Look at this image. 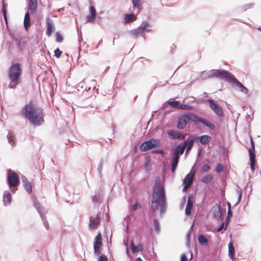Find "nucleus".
Wrapping results in <instances>:
<instances>
[{"label":"nucleus","mask_w":261,"mask_h":261,"mask_svg":"<svg viewBox=\"0 0 261 261\" xmlns=\"http://www.w3.org/2000/svg\"><path fill=\"white\" fill-rule=\"evenodd\" d=\"M151 210L152 212L156 211L160 207L161 214L164 213L166 210V195L164 185L161 184L160 176H156L153 187L152 198L151 200Z\"/></svg>","instance_id":"f257e3e1"},{"label":"nucleus","mask_w":261,"mask_h":261,"mask_svg":"<svg viewBox=\"0 0 261 261\" xmlns=\"http://www.w3.org/2000/svg\"><path fill=\"white\" fill-rule=\"evenodd\" d=\"M21 114L34 126H41L44 121L43 110L34 106L32 101L24 105Z\"/></svg>","instance_id":"f03ea898"},{"label":"nucleus","mask_w":261,"mask_h":261,"mask_svg":"<svg viewBox=\"0 0 261 261\" xmlns=\"http://www.w3.org/2000/svg\"><path fill=\"white\" fill-rule=\"evenodd\" d=\"M190 121L195 124L201 123L211 130L214 132L216 130V127L214 124L205 118L198 116L196 114L190 112H186L178 117L176 128L179 129H182L186 127Z\"/></svg>","instance_id":"7ed1b4c3"},{"label":"nucleus","mask_w":261,"mask_h":261,"mask_svg":"<svg viewBox=\"0 0 261 261\" xmlns=\"http://www.w3.org/2000/svg\"><path fill=\"white\" fill-rule=\"evenodd\" d=\"M22 74V69L20 63L12 62L8 70V77L9 81H19Z\"/></svg>","instance_id":"20e7f679"},{"label":"nucleus","mask_w":261,"mask_h":261,"mask_svg":"<svg viewBox=\"0 0 261 261\" xmlns=\"http://www.w3.org/2000/svg\"><path fill=\"white\" fill-rule=\"evenodd\" d=\"M7 181L9 188L12 193H15L18 190L20 184V179L18 175L11 169L7 170Z\"/></svg>","instance_id":"39448f33"},{"label":"nucleus","mask_w":261,"mask_h":261,"mask_svg":"<svg viewBox=\"0 0 261 261\" xmlns=\"http://www.w3.org/2000/svg\"><path fill=\"white\" fill-rule=\"evenodd\" d=\"M226 70L224 69H212L207 71H203L201 72L200 77L202 80H206L213 77H217L224 80L226 73Z\"/></svg>","instance_id":"423d86ee"},{"label":"nucleus","mask_w":261,"mask_h":261,"mask_svg":"<svg viewBox=\"0 0 261 261\" xmlns=\"http://www.w3.org/2000/svg\"><path fill=\"white\" fill-rule=\"evenodd\" d=\"M229 83L232 84V85H235L236 87L240 88L241 92L245 94H247L248 92V89L245 87L235 76L234 75L228 71H226V73L224 79Z\"/></svg>","instance_id":"0eeeda50"},{"label":"nucleus","mask_w":261,"mask_h":261,"mask_svg":"<svg viewBox=\"0 0 261 261\" xmlns=\"http://www.w3.org/2000/svg\"><path fill=\"white\" fill-rule=\"evenodd\" d=\"M161 146V142L158 139L151 138L145 141L140 145L139 149L143 152H146L149 150L156 148Z\"/></svg>","instance_id":"6e6552de"},{"label":"nucleus","mask_w":261,"mask_h":261,"mask_svg":"<svg viewBox=\"0 0 261 261\" xmlns=\"http://www.w3.org/2000/svg\"><path fill=\"white\" fill-rule=\"evenodd\" d=\"M33 201L34 205L37 210L38 213L39 214L40 217L43 221L45 227L48 229L49 227V224L46 219V217L44 214L45 209L41 205L40 203L38 202V200L36 197H33Z\"/></svg>","instance_id":"1a4fd4ad"},{"label":"nucleus","mask_w":261,"mask_h":261,"mask_svg":"<svg viewBox=\"0 0 261 261\" xmlns=\"http://www.w3.org/2000/svg\"><path fill=\"white\" fill-rule=\"evenodd\" d=\"M149 27H150V24L146 21H143L139 27L131 30L130 33L135 37H138L140 35L143 36L145 32H148L150 31L147 29Z\"/></svg>","instance_id":"9d476101"},{"label":"nucleus","mask_w":261,"mask_h":261,"mask_svg":"<svg viewBox=\"0 0 261 261\" xmlns=\"http://www.w3.org/2000/svg\"><path fill=\"white\" fill-rule=\"evenodd\" d=\"M251 147L248 149L249 160H250V167L252 172L255 169V145L254 141L251 137H250Z\"/></svg>","instance_id":"9b49d317"},{"label":"nucleus","mask_w":261,"mask_h":261,"mask_svg":"<svg viewBox=\"0 0 261 261\" xmlns=\"http://www.w3.org/2000/svg\"><path fill=\"white\" fill-rule=\"evenodd\" d=\"M102 245V236L101 233L99 232L95 237L93 243L94 253L95 255L99 256L101 254Z\"/></svg>","instance_id":"f8f14e48"},{"label":"nucleus","mask_w":261,"mask_h":261,"mask_svg":"<svg viewBox=\"0 0 261 261\" xmlns=\"http://www.w3.org/2000/svg\"><path fill=\"white\" fill-rule=\"evenodd\" d=\"M205 101L208 103L210 107L214 111L215 114L219 117H222L224 116L222 108L212 99L205 100Z\"/></svg>","instance_id":"ddd939ff"},{"label":"nucleus","mask_w":261,"mask_h":261,"mask_svg":"<svg viewBox=\"0 0 261 261\" xmlns=\"http://www.w3.org/2000/svg\"><path fill=\"white\" fill-rule=\"evenodd\" d=\"M167 134L170 138L174 140H183L186 137L185 134L176 132L174 129L168 130Z\"/></svg>","instance_id":"4468645a"},{"label":"nucleus","mask_w":261,"mask_h":261,"mask_svg":"<svg viewBox=\"0 0 261 261\" xmlns=\"http://www.w3.org/2000/svg\"><path fill=\"white\" fill-rule=\"evenodd\" d=\"M212 210L213 217L215 218L218 220H221L222 219V210L218 204L216 203L215 205L213 206Z\"/></svg>","instance_id":"2eb2a0df"},{"label":"nucleus","mask_w":261,"mask_h":261,"mask_svg":"<svg viewBox=\"0 0 261 261\" xmlns=\"http://www.w3.org/2000/svg\"><path fill=\"white\" fill-rule=\"evenodd\" d=\"M194 198L192 194H190L188 197V202L185 209L186 216H190L191 214V211L193 206Z\"/></svg>","instance_id":"dca6fc26"},{"label":"nucleus","mask_w":261,"mask_h":261,"mask_svg":"<svg viewBox=\"0 0 261 261\" xmlns=\"http://www.w3.org/2000/svg\"><path fill=\"white\" fill-rule=\"evenodd\" d=\"M46 34L47 36L49 37L51 35L54 30V24L53 20L49 17L46 18Z\"/></svg>","instance_id":"f3484780"},{"label":"nucleus","mask_w":261,"mask_h":261,"mask_svg":"<svg viewBox=\"0 0 261 261\" xmlns=\"http://www.w3.org/2000/svg\"><path fill=\"white\" fill-rule=\"evenodd\" d=\"M21 178L23 186L25 190L29 194H31L32 192V187L31 182L23 175H21Z\"/></svg>","instance_id":"a211bd4d"},{"label":"nucleus","mask_w":261,"mask_h":261,"mask_svg":"<svg viewBox=\"0 0 261 261\" xmlns=\"http://www.w3.org/2000/svg\"><path fill=\"white\" fill-rule=\"evenodd\" d=\"M179 145L175 144L171 147V160L179 161L180 154L179 152Z\"/></svg>","instance_id":"6ab92c4d"},{"label":"nucleus","mask_w":261,"mask_h":261,"mask_svg":"<svg viewBox=\"0 0 261 261\" xmlns=\"http://www.w3.org/2000/svg\"><path fill=\"white\" fill-rule=\"evenodd\" d=\"M31 25V20L30 17V14L29 11H27L24 15L23 20V27L24 30L28 32L30 29Z\"/></svg>","instance_id":"aec40b11"},{"label":"nucleus","mask_w":261,"mask_h":261,"mask_svg":"<svg viewBox=\"0 0 261 261\" xmlns=\"http://www.w3.org/2000/svg\"><path fill=\"white\" fill-rule=\"evenodd\" d=\"M197 141H198L202 145H206L212 141V137L207 135H203L200 136H196Z\"/></svg>","instance_id":"412c9836"},{"label":"nucleus","mask_w":261,"mask_h":261,"mask_svg":"<svg viewBox=\"0 0 261 261\" xmlns=\"http://www.w3.org/2000/svg\"><path fill=\"white\" fill-rule=\"evenodd\" d=\"M89 226L91 229H95L97 228V226L100 222V218L97 215L96 218H93L92 216L89 218Z\"/></svg>","instance_id":"4be33fe9"},{"label":"nucleus","mask_w":261,"mask_h":261,"mask_svg":"<svg viewBox=\"0 0 261 261\" xmlns=\"http://www.w3.org/2000/svg\"><path fill=\"white\" fill-rule=\"evenodd\" d=\"M12 195L11 193L8 191H5L3 195L4 205L7 206L11 202Z\"/></svg>","instance_id":"5701e85b"},{"label":"nucleus","mask_w":261,"mask_h":261,"mask_svg":"<svg viewBox=\"0 0 261 261\" xmlns=\"http://www.w3.org/2000/svg\"><path fill=\"white\" fill-rule=\"evenodd\" d=\"M7 138L9 143L11 145L12 147L13 148L15 147L16 142L14 134L11 131H9Z\"/></svg>","instance_id":"b1692460"},{"label":"nucleus","mask_w":261,"mask_h":261,"mask_svg":"<svg viewBox=\"0 0 261 261\" xmlns=\"http://www.w3.org/2000/svg\"><path fill=\"white\" fill-rule=\"evenodd\" d=\"M197 141L196 136L194 135H189L187 139L184 141L183 144L186 146H193L194 142Z\"/></svg>","instance_id":"393cba45"},{"label":"nucleus","mask_w":261,"mask_h":261,"mask_svg":"<svg viewBox=\"0 0 261 261\" xmlns=\"http://www.w3.org/2000/svg\"><path fill=\"white\" fill-rule=\"evenodd\" d=\"M14 42H15V45L19 51H22L25 49L26 42L25 41H22L21 37H20Z\"/></svg>","instance_id":"a878e982"},{"label":"nucleus","mask_w":261,"mask_h":261,"mask_svg":"<svg viewBox=\"0 0 261 261\" xmlns=\"http://www.w3.org/2000/svg\"><path fill=\"white\" fill-rule=\"evenodd\" d=\"M137 13L135 14L133 13L130 14H124V22L126 23H129L134 20H135L137 19Z\"/></svg>","instance_id":"bb28decb"},{"label":"nucleus","mask_w":261,"mask_h":261,"mask_svg":"<svg viewBox=\"0 0 261 261\" xmlns=\"http://www.w3.org/2000/svg\"><path fill=\"white\" fill-rule=\"evenodd\" d=\"M228 256L232 260L236 259L235 249L231 242L228 244Z\"/></svg>","instance_id":"cd10ccee"},{"label":"nucleus","mask_w":261,"mask_h":261,"mask_svg":"<svg viewBox=\"0 0 261 261\" xmlns=\"http://www.w3.org/2000/svg\"><path fill=\"white\" fill-rule=\"evenodd\" d=\"M37 0H29V8L31 13H36L37 11Z\"/></svg>","instance_id":"c85d7f7f"},{"label":"nucleus","mask_w":261,"mask_h":261,"mask_svg":"<svg viewBox=\"0 0 261 261\" xmlns=\"http://www.w3.org/2000/svg\"><path fill=\"white\" fill-rule=\"evenodd\" d=\"M7 8V4L6 3L4 0H3L2 1V11L3 13V16H4V18L6 24H7V23H8Z\"/></svg>","instance_id":"c756f323"},{"label":"nucleus","mask_w":261,"mask_h":261,"mask_svg":"<svg viewBox=\"0 0 261 261\" xmlns=\"http://www.w3.org/2000/svg\"><path fill=\"white\" fill-rule=\"evenodd\" d=\"M198 240L200 244L203 246H206L208 244V240L203 234L198 236Z\"/></svg>","instance_id":"7c9ffc66"},{"label":"nucleus","mask_w":261,"mask_h":261,"mask_svg":"<svg viewBox=\"0 0 261 261\" xmlns=\"http://www.w3.org/2000/svg\"><path fill=\"white\" fill-rule=\"evenodd\" d=\"M132 4L134 8H137V14H138L142 9L141 3L140 2V0H132Z\"/></svg>","instance_id":"2f4dec72"},{"label":"nucleus","mask_w":261,"mask_h":261,"mask_svg":"<svg viewBox=\"0 0 261 261\" xmlns=\"http://www.w3.org/2000/svg\"><path fill=\"white\" fill-rule=\"evenodd\" d=\"M169 105L172 108L180 109L181 106V103L179 101L177 100H171L168 102Z\"/></svg>","instance_id":"473e14b6"},{"label":"nucleus","mask_w":261,"mask_h":261,"mask_svg":"<svg viewBox=\"0 0 261 261\" xmlns=\"http://www.w3.org/2000/svg\"><path fill=\"white\" fill-rule=\"evenodd\" d=\"M151 167L150 157L149 156H146L145 157V164L144 168L146 171H148Z\"/></svg>","instance_id":"72a5a7b5"},{"label":"nucleus","mask_w":261,"mask_h":261,"mask_svg":"<svg viewBox=\"0 0 261 261\" xmlns=\"http://www.w3.org/2000/svg\"><path fill=\"white\" fill-rule=\"evenodd\" d=\"M213 179V176L211 174H208L202 177L201 181L205 184H208L211 182Z\"/></svg>","instance_id":"f704fd0d"},{"label":"nucleus","mask_w":261,"mask_h":261,"mask_svg":"<svg viewBox=\"0 0 261 261\" xmlns=\"http://www.w3.org/2000/svg\"><path fill=\"white\" fill-rule=\"evenodd\" d=\"M195 173V171H194L192 173H191V172H190L188 174H187L185 177L184 178L183 184H184V182H186V181H188V182L191 183L192 180V178L193 177Z\"/></svg>","instance_id":"c9c22d12"},{"label":"nucleus","mask_w":261,"mask_h":261,"mask_svg":"<svg viewBox=\"0 0 261 261\" xmlns=\"http://www.w3.org/2000/svg\"><path fill=\"white\" fill-rule=\"evenodd\" d=\"M179 161L175 160H171V171L172 173H174L178 164Z\"/></svg>","instance_id":"e433bc0d"},{"label":"nucleus","mask_w":261,"mask_h":261,"mask_svg":"<svg viewBox=\"0 0 261 261\" xmlns=\"http://www.w3.org/2000/svg\"><path fill=\"white\" fill-rule=\"evenodd\" d=\"M103 159L101 158L100 162L98 165V167H97V171L98 172L100 177H101V176H102V168H103Z\"/></svg>","instance_id":"4c0bfd02"},{"label":"nucleus","mask_w":261,"mask_h":261,"mask_svg":"<svg viewBox=\"0 0 261 261\" xmlns=\"http://www.w3.org/2000/svg\"><path fill=\"white\" fill-rule=\"evenodd\" d=\"M130 247L133 253L134 254L140 251L139 247L135 245L133 241H131L130 242Z\"/></svg>","instance_id":"58836bf2"},{"label":"nucleus","mask_w":261,"mask_h":261,"mask_svg":"<svg viewBox=\"0 0 261 261\" xmlns=\"http://www.w3.org/2000/svg\"><path fill=\"white\" fill-rule=\"evenodd\" d=\"M96 17V16L90 14L89 15H88L86 16V22L88 23V22H93L95 20Z\"/></svg>","instance_id":"ea45409f"},{"label":"nucleus","mask_w":261,"mask_h":261,"mask_svg":"<svg viewBox=\"0 0 261 261\" xmlns=\"http://www.w3.org/2000/svg\"><path fill=\"white\" fill-rule=\"evenodd\" d=\"M18 82L19 81H15V82L10 81L8 84V88L12 89H16L18 84Z\"/></svg>","instance_id":"a19ab883"},{"label":"nucleus","mask_w":261,"mask_h":261,"mask_svg":"<svg viewBox=\"0 0 261 261\" xmlns=\"http://www.w3.org/2000/svg\"><path fill=\"white\" fill-rule=\"evenodd\" d=\"M153 225H154V230L156 232H159L160 230V226L159 222L156 219H154L153 220Z\"/></svg>","instance_id":"79ce46f5"},{"label":"nucleus","mask_w":261,"mask_h":261,"mask_svg":"<svg viewBox=\"0 0 261 261\" xmlns=\"http://www.w3.org/2000/svg\"><path fill=\"white\" fill-rule=\"evenodd\" d=\"M55 35L56 42H62L63 41V37L59 32H57Z\"/></svg>","instance_id":"37998d69"},{"label":"nucleus","mask_w":261,"mask_h":261,"mask_svg":"<svg viewBox=\"0 0 261 261\" xmlns=\"http://www.w3.org/2000/svg\"><path fill=\"white\" fill-rule=\"evenodd\" d=\"M193 107L187 104H181L180 110H192Z\"/></svg>","instance_id":"c03bdc74"},{"label":"nucleus","mask_w":261,"mask_h":261,"mask_svg":"<svg viewBox=\"0 0 261 261\" xmlns=\"http://www.w3.org/2000/svg\"><path fill=\"white\" fill-rule=\"evenodd\" d=\"M254 6V4L252 3H249V4H247L245 5H244L242 7V11H246L247 10L250 9V8H251L253 7Z\"/></svg>","instance_id":"a18cd8bd"},{"label":"nucleus","mask_w":261,"mask_h":261,"mask_svg":"<svg viewBox=\"0 0 261 261\" xmlns=\"http://www.w3.org/2000/svg\"><path fill=\"white\" fill-rule=\"evenodd\" d=\"M223 171V167L222 166V165L221 164H220V163H218L216 167L215 171L217 173H219L222 172Z\"/></svg>","instance_id":"49530a36"},{"label":"nucleus","mask_w":261,"mask_h":261,"mask_svg":"<svg viewBox=\"0 0 261 261\" xmlns=\"http://www.w3.org/2000/svg\"><path fill=\"white\" fill-rule=\"evenodd\" d=\"M141 207H142V205L140 203H139L138 202H136L134 203V204L133 205L132 210L133 211H136L137 210L141 208Z\"/></svg>","instance_id":"de8ad7c7"},{"label":"nucleus","mask_w":261,"mask_h":261,"mask_svg":"<svg viewBox=\"0 0 261 261\" xmlns=\"http://www.w3.org/2000/svg\"><path fill=\"white\" fill-rule=\"evenodd\" d=\"M177 145H179V146L178 147L179 152L181 155L184 153L186 146H185V145H184L183 144H177Z\"/></svg>","instance_id":"09e8293b"},{"label":"nucleus","mask_w":261,"mask_h":261,"mask_svg":"<svg viewBox=\"0 0 261 261\" xmlns=\"http://www.w3.org/2000/svg\"><path fill=\"white\" fill-rule=\"evenodd\" d=\"M62 53V51H61L59 48H57L54 51V55L57 58H59L61 57Z\"/></svg>","instance_id":"8fccbe9b"},{"label":"nucleus","mask_w":261,"mask_h":261,"mask_svg":"<svg viewBox=\"0 0 261 261\" xmlns=\"http://www.w3.org/2000/svg\"><path fill=\"white\" fill-rule=\"evenodd\" d=\"M9 35H10V38L14 41H15L16 40H17L20 37L18 35H16L14 33H12V32L9 33Z\"/></svg>","instance_id":"3c124183"},{"label":"nucleus","mask_w":261,"mask_h":261,"mask_svg":"<svg viewBox=\"0 0 261 261\" xmlns=\"http://www.w3.org/2000/svg\"><path fill=\"white\" fill-rule=\"evenodd\" d=\"M89 11L90 14L96 16V10L93 6H90Z\"/></svg>","instance_id":"603ef678"},{"label":"nucleus","mask_w":261,"mask_h":261,"mask_svg":"<svg viewBox=\"0 0 261 261\" xmlns=\"http://www.w3.org/2000/svg\"><path fill=\"white\" fill-rule=\"evenodd\" d=\"M97 261H109L107 256L105 254H100Z\"/></svg>","instance_id":"864d4df0"},{"label":"nucleus","mask_w":261,"mask_h":261,"mask_svg":"<svg viewBox=\"0 0 261 261\" xmlns=\"http://www.w3.org/2000/svg\"><path fill=\"white\" fill-rule=\"evenodd\" d=\"M85 86V83L84 81H82L80 82L76 86V89L77 90L80 91L82 90L84 87Z\"/></svg>","instance_id":"5fc2aeb1"},{"label":"nucleus","mask_w":261,"mask_h":261,"mask_svg":"<svg viewBox=\"0 0 261 261\" xmlns=\"http://www.w3.org/2000/svg\"><path fill=\"white\" fill-rule=\"evenodd\" d=\"M237 192L239 194L238 199L234 206H236L241 202L242 199V192L241 190H238Z\"/></svg>","instance_id":"6e6d98bb"},{"label":"nucleus","mask_w":261,"mask_h":261,"mask_svg":"<svg viewBox=\"0 0 261 261\" xmlns=\"http://www.w3.org/2000/svg\"><path fill=\"white\" fill-rule=\"evenodd\" d=\"M154 153H158L163 155L165 153L164 150L162 149H154L152 151Z\"/></svg>","instance_id":"4d7b16f0"},{"label":"nucleus","mask_w":261,"mask_h":261,"mask_svg":"<svg viewBox=\"0 0 261 261\" xmlns=\"http://www.w3.org/2000/svg\"><path fill=\"white\" fill-rule=\"evenodd\" d=\"M190 184L191 183H190L189 182H184V184L182 183V184L184 185V187L182 188V191L184 192H187V189L189 188V187L190 185Z\"/></svg>","instance_id":"13d9d810"},{"label":"nucleus","mask_w":261,"mask_h":261,"mask_svg":"<svg viewBox=\"0 0 261 261\" xmlns=\"http://www.w3.org/2000/svg\"><path fill=\"white\" fill-rule=\"evenodd\" d=\"M211 169V166L208 165H204L202 166L201 168V171L202 172H206L207 170Z\"/></svg>","instance_id":"bf43d9fd"},{"label":"nucleus","mask_w":261,"mask_h":261,"mask_svg":"<svg viewBox=\"0 0 261 261\" xmlns=\"http://www.w3.org/2000/svg\"><path fill=\"white\" fill-rule=\"evenodd\" d=\"M190 232H189L186 235V244L188 246H190Z\"/></svg>","instance_id":"052dcab7"},{"label":"nucleus","mask_w":261,"mask_h":261,"mask_svg":"<svg viewBox=\"0 0 261 261\" xmlns=\"http://www.w3.org/2000/svg\"><path fill=\"white\" fill-rule=\"evenodd\" d=\"M229 221H230V218L226 217V218L225 219V227L224 228V230H226L227 225H228Z\"/></svg>","instance_id":"680f3d73"},{"label":"nucleus","mask_w":261,"mask_h":261,"mask_svg":"<svg viewBox=\"0 0 261 261\" xmlns=\"http://www.w3.org/2000/svg\"><path fill=\"white\" fill-rule=\"evenodd\" d=\"M225 227L224 223L223 222L219 227L217 228V231L218 232L221 231L223 229L224 230V228Z\"/></svg>","instance_id":"e2e57ef3"},{"label":"nucleus","mask_w":261,"mask_h":261,"mask_svg":"<svg viewBox=\"0 0 261 261\" xmlns=\"http://www.w3.org/2000/svg\"><path fill=\"white\" fill-rule=\"evenodd\" d=\"M77 32L79 34V41L80 43H81L83 41V37L82 35V32L81 31L80 33L79 34V28L77 27Z\"/></svg>","instance_id":"0e129e2a"},{"label":"nucleus","mask_w":261,"mask_h":261,"mask_svg":"<svg viewBox=\"0 0 261 261\" xmlns=\"http://www.w3.org/2000/svg\"><path fill=\"white\" fill-rule=\"evenodd\" d=\"M181 261H187L188 257L185 254H182L180 256Z\"/></svg>","instance_id":"69168bd1"},{"label":"nucleus","mask_w":261,"mask_h":261,"mask_svg":"<svg viewBox=\"0 0 261 261\" xmlns=\"http://www.w3.org/2000/svg\"><path fill=\"white\" fill-rule=\"evenodd\" d=\"M186 201V196H184L181 201L180 205L181 206H184L185 204Z\"/></svg>","instance_id":"338daca9"},{"label":"nucleus","mask_w":261,"mask_h":261,"mask_svg":"<svg viewBox=\"0 0 261 261\" xmlns=\"http://www.w3.org/2000/svg\"><path fill=\"white\" fill-rule=\"evenodd\" d=\"M92 200L94 202H97L98 201V197L96 195H93L92 196Z\"/></svg>","instance_id":"774afa93"}]
</instances>
